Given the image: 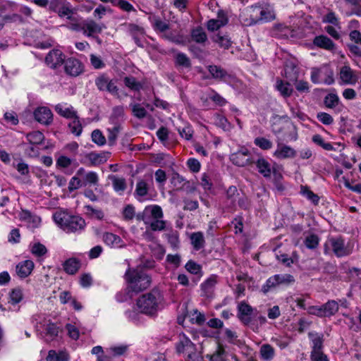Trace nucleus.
Returning <instances> with one entry per match:
<instances>
[{
	"mask_svg": "<svg viewBox=\"0 0 361 361\" xmlns=\"http://www.w3.org/2000/svg\"><path fill=\"white\" fill-rule=\"evenodd\" d=\"M126 290L128 293H138L146 290L151 284L152 278L146 272H125Z\"/></svg>",
	"mask_w": 361,
	"mask_h": 361,
	"instance_id": "f257e3e1",
	"label": "nucleus"
},
{
	"mask_svg": "<svg viewBox=\"0 0 361 361\" xmlns=\"http://www.w3.org/2000/svg\"><path fill=\"white\" fill-rule=\"evenodd\" d=\"M53 218L56 224L66 233L81 231L85 226V220L79 216H72L63 212L54 214Z\"/></svg>",
	"mask_w": 361,
	"mask_h": 361,
	"instance_id": "f03ea898",
	"label": "nucleus"
},
{
	"mask_svg": "<svg viewBox=\"0 0 361 361\" xmlns=\"http://www.w3.org/2000/svg\"><path fill=\"white\" fill-rule=\"evenodd\" d=\"M160 300V292L157 289H153L151 292L140 297L137 300V305L142 313L153 315L157 311Z\"/></svg>",
	"mask_w": 361,
	"mask_h": 361,
	"instance_id": "7ed1b4c3",
	"label": "nucleus"
},
{
	"mask_svg": "<svg viewBox=\"0 0 361 361\" xmlns=\"http://www.w3.org/2000/svg\"><path fill=\"white\" fill-rule=\"evenodd\" d=\"M295 278L288 274H279L269 277L262 287V292L267 294L271 290L279 286H288L293 284Z\"/></svg>",
	"mask_w": 361,
	"mask_h": 361,
	"instance_id": "20e7f679",
	"label": "nucleus"
},
{
	"mask_svg": "<svg viewBox=\"0 0 361 361\" xmlns=\"http://www.w3.org/2000/svg\"><path fill=\"white\" fill-rule=\"evenodd\" d=\"M145 211L149 212L152 218V220L149 221L147 224L152 231H163L166 229L167 222L161 219L164 216V213L160 206L157 204L149 205L145 208Z\"/></svg>",
	"mask_w": 361,
	"mask_h": 361,
	"instance_id": "39448f33",
	"label": "nucleus"
},
{
	"mask_svg": "<svg viewBox=\"0 0 361 361\" xmlns=\"http://www.w3.org/2000/svg\"><path fill=\"white\" fill-rule=\"evenodd\" d=\"M311 80L315 84L324 82L326 85H331L334 82V72L327 66L312 68Z\"/></svg>",
	"mask_w": 361,
	"mask_h": 361,
	"instance_id": "423d86ee",
	"label": "nucleus"
},
{
	"mask_svg": "<svg viewBox=\"0 0 361 361\" xmlns=\"http://www.w3.org/2000/svg\"><path fill=\"white\" fill-rule=\"evenodd\" d=\"M249 155V150L246 148H243L238 152L231 154L230 156V160L233 164L243 167L254 163V161L250 159Z\"/></svg>",
	"mask_w": 361,
	"mask_h": 361,
	"instance_id": "0eeeda50",
	"label": "nucleus"
},
{
	"mask_svg": "<svg viewBox=\"0 0 361 361\" xmlns=\"http://www.w3.org/2000/svg\"><path fill=\"white\" fill-rule=\"evenodd\" d=\"M176 352L177 354H187L192 353L196 348V345L191 340L185 335L183 334L180 336L178 342L176 343Z\"/></svg>",
	"mask_w": 361,
	"mask_h": 361,
	"instance_id": "6e6552de",
	"label": "nucleus"
},
{
	"mask_svg": "<svg viewBox=\"0 0 361 361\" xmlns=\"http://www.w3.org/2000/svg\"><path fill=\"white\" fill-rule=\"evenodd\" d=\"M252 307L245 301L240 302L238 305V318L245 326H248L251 322V314Z\"/></svg>",
	"mask_w": 361,
	"mask_h": 361,
	"instance_id": "1a4fd4ad",
	"label": "nucleus"
},
{
	"mask_svg": "<svg viewBox=\"0 0 361 361\" xmlns=\"http://www.w3.org/2000/svg\"><path fill=\"white\" fill-rule=\"evenodd\" d=\"M33 114L35 119L42 124L47 126L49 125L53 121V114L51 111L46 106L37 108L35 110Z\"/></svg>",
	"mask_w": 361,
	"mask_h": 361,
	"instance_id": "9d476101",
	"label": "nucleus"
},
{
	"mask_svg": "<svg viewBox=\"0 0 361 361\" xmlns=\"http://www.w3.org/2000/svg\"><path fill=\"white\" fill-rule=\"evenodd\" d=\"M126 26L128 32L133 37L135 43L140 47H144L141 39L145 35V29L142 27L134 23L127 24Z\"/></svg>",
	"mask_w": 361,
	"mask_h": 361,
	"instance_id": "9b49d317",
	"label": "nucleus"
},
{
	"mask_svg": "<svg viewBox=\"0 0 361 361\" xmlns=\"http://www.w3.org/2000/svg\"><path fill=\"white\" fill-rule=\"evenodd\" d=\"M63 54L59 49H53L45 57V63L51 68H56L64 63Z\"/></svg>",
	"mask_w": 361,
	"mask_h": 361,
	"instance_id": "f8f14e48",
	"label": "nucleus"
},
{
	"mask_svg": "<svg viewBox=\"0 0 361 361\" xmlns=\"http://www.w3.org/2000/svg\"><path fill=\"white\" fill-rule=\"evenodd\" d=\"M207 70L211 75V78L219 81L226 82L231 79L232 76L225 69L216 65H209Z\"/></svg>",
	"mask_w": 361,
	"mask_h": 361,
	"instance_id": "ddd939ff",
	"label": "nucleus"
},
{
	"mask_svg": "<svg viewBox=\"0 0 361 361\" xmlns=\"http://www.w3.org/2000/svg\"><path fill=\"white\" fill-rule=\"evenodd\" d=\"M64 63L66 73L71 76H78L83 71L81 62L76 59L69 58Z\"/></svg>",
	"mask_w": 361,
	"mask_h": 361,
	"instance_id": "4468645a",
	"label": "nucleus"
},
{
	"mask_svg": "<svg viewBox=\"0 0 361 361\" xmlns=\"http://www.w3.org/2000/svg\"><path fill=\"white\" fill-rule=\"evenodd\" d=\"M308 338L311 344V353L322 351L324 349V334L315 331H310Z\"/></svg>",
	"mask_w": 361,
	"mask_h": 361,
	"instance_id": "2eb2a0df",
	"label": "nucleus"
},
{
	"mask_svg": "<svg viewBox=\"0 0 361 361\" xmlns=\"http://www.w3.org/2000/svg\"><path fill=\"white\" fill-rule=\"evenodd\" d=\"M109 152H104L101 153L90 152L85 155V159L90 161L89 166H98L105 163L109 159Z\"/></svg>",
	"mask_w": 361,
	"mask_h": 361,
	"instance_id": "dca6fc26",
	"label": "nucleus"
},
{
	"mask_svg": "<svg viewBox=\"0 0 361 361\" xmlns=\"http://www.w3.org/2000/svg\"><path fill=\"white\" fill-rule=\"evenodd\" d=\"M274 155L279 159L293 158L296 155V151L288 145L278 143L277 149Z\"/></svg>",
	"mask_w": 361,
	"mask_h": 361,
	"instance_id": "f3484780",
	"label": "nucleus"
},
{
	"mask_svg": "<svg viewBox=\"0 0 361 361\" xmlns=\"http://www.w3.org/2000/svg\"><path fill=\"white\" fill-rule=\"evenodd\" d=\"M330 243L332 250L337 257H343L348 255V252L345 247L344 240L341 238H333L330 239Z\"/></svg>",
	"mask_w": 361,
	"mask_h": 361,
	"instance_id": "a211bd4d",
	"label": "nucleus"
},
{
	"mask_svg": "<svg viewBox=\"0 0 361 361\" xmlns=\"http://www.w3.org/2000/svg\"><path fill=\"white\" fill-rule=\"evenodd\" d=\"M82 29L84 35L88 37H92L94 34H98L102 31V26L92 20L84 22L82 24Z\"/></svg>",
	"mask_w": 361,
	"mask_h": 361,
	"instance_id": "6ab92c4d",
	"label": "nucleus"
},
{
	"mask_svg": "<svg viewBox=\"0 0 361 361\" xmlns=\"http://www.w3.org/2000/svg\"><path fill=\"white\" fill-rule=\"evenodd\" d=\"M313 44L319 47L327 50H333L335 48V44L333 41L325 35H319L314 37Z\"/></svg>",
	"mask_w": 361,
	"mask_h": 361,
	"instance_id": "aec40b11",
	"label": "nucleus"
},
{
	"mask_svg": "<svg viewBox=\"0 0 361 361\" xmlns=\"http://www.w3.org/2000/svg\"><path fill=\"white\" fill-rule=\"evenodd\" d=\"M338 302L334 300H329L322 305L323 317H330L334 316L338 311Z\"/></svg>",
	"mask_w": 361,
	"mask_h": 361,
	"instance_id": "412c9836",
	"label": "nucleus"
},
{
	"mask_svg": "<svg viewBox=\"0 0 361 361\" xmlns=\"http://www.w3.org/2000/svg\"><path fill=\"white\" fill-rule=\"evenodd\" d=\"M276 258L281 264L287 267H289L291 264H296L298 262V256L295 252H293L291 255L286 253L276 254Z\"/></svg>",
	"mask_w": 361,
	"mask_h": 361,
	"instance_id": "4be33fe9",
	"label": "nucleus"
},
{
	"mask_svg": "<svg viewBox=\"0 0 361 361\" xmlns=\"http://www.w3.org/2000/svg\"><path fill=\"white\" fill-rule=\"evenodd\" d=\"M70 356L65 350H59L58 353L55 350H50L46 357V361H69Z\"/></svg>",
	"mask_w": 361,
	"mask_h": 361,
	"instance_id": "5701e85b",
	"label": "nucleus"
},
{
	"mask_svg": "<svg viewBox=\"0 0 361 361\" xmlns=\"http://www.w3.org/2000/svg\"><path fill=\"white\" fill-rule=\"evenodd\" d=\"M340 78L345 84H353L357 80L352 69L348 66H344L341 68Z\"/></svg>",
	"mask_w": 361,
	"mask_h": 361,
	"instance_id": "b1692460",
	"label": "nucleus"
},
{
	"mask_svg": "<svg viewBox=\"0 0 361 361\" xmlns=\"http://www.w3.org/2000/svg\"><path fill=\"white\" fill-rule=\"evenodd\" d=\"M258 171L264 177L271 176V167L269 163L264 158H259L255 162Z\"/></svg>",
	"mask_w": 361,
	"mask_h": 361,
	"instance_id": "393cba45",
	"label": "nucleus"
},
{
	"mask_svg": "<svg viewBox=\"0 0 361 361\" xmlns=\"http://www.w3.org/2000/svg\"><path fill=\"white\" fill-rule=\"evenodd\" d=\"M259 353L261 358L265 361H271L275 355L274 348L270 344H263Z\"/></svg>",
	"mask_w": 361,
	"mask_h": 361,
	"instance_id": "a878e982",
	"label": "nucleus"
},
{
	"mask_svg": "<svg viewBox=\"0 0 361 361\" xmlns=\"http://www.w3.org/2000/svg\"><path fill=\"white\" fill-rule=\"evenodd\" d=\"M191 244L195 250H199L204 246V238L202 233L195 232L191 234Z\"/></svg>",
	"mask_w": 361,
	"mask_h": 361,
	"instance_id": "bb28decb",
	"label": "nucleus"
},
{
	"mask_svg": "<svg viewBox=\"0 0 361 361\" xmlns=\"http://www.w3.org/2000/svg\"><path fill=\"white\" fill-rule=\"evenodd\" d=\"M55 110L60 116L66 118L73 119L78 116L72 106L63 108L61 104H58L55 106Z\"/></svg>",
	"mask_w": 361,
	"mask_h": 361,
	"instance_id": "cd10ccee",
	"label": "nucleus"
},
{
	"mask_svg": "<svg viewBox=\"0 0 361 361\" xmlns=\"http://www.w3.org/2000/svg\"><path fill=\"white\" fill-rule=\"evenodd\" d=\"M191 37L197 43H204L207 39V36L202 27H197L191 32Z\"/></svg>",
	"mask_w": 361,
	"mask_h": 361,
	"instance_id": "c85d7f7f",
	"label": "nucleus"
},
{
	"mask_svg": "<svg viewBox=\"0 0 361 361\" xmlns=\"http://www.w3.org/2000/svg\"><path fill=\"white\" fill-rule=\"evenodd\" d=\"M276 88L284 97H290L293 92V89L290 87V84L288 82L285 83L282 80L278 79L276 80Z\"/></svg>",
	"mask_w": 361,
	"mask_h": 361,
	"instance_id": "c756f323",
	"label": "nucleus"
},
{
	"mask_svg": "<svg viewBox=\"0 0 361 361\" xmlns=\"http://www.w3.org/2000/svg\"><path fill=\"white\" fill-rule=\"evenodd\" d=\"M109 179L111 180L113 188L116 192H123L126 189V182L123 178H118L116 176H109Z\"/></svg>",
	"mask_w": 361,
	"mask_h": 361,
	"instance_id": "7c9ffc66",
	"label": "nucleus"
},
{
	"mask_svg": "<svg viewBox=\"0 0 361 361\" xmlns=\"http://www.w3.org/2000/svg\"><path fill=\"white\" fill-rule=\"evenodd\" d=\"M212 40L225 49H228L232 44L231 38L228 35H221L219 33L213 36Z\"/></svg>",
	"mask_w": 361,
	"mask_h": 361,
	"instance_id": "2f4dec72",
	"label": "nucleus"
},
{
	"mask_svg": "<svg viewBox=\"0 0 361 361\" xmlns=\"http://www.w3.org/2000/svg\"><path fill=\"white\" fill-rule=\"evenodd\" d=\"M217 276L215 274H212L209 277L204 283L201 285L202 290L207 295L210 293L214 286L216 285Z\"/></svg>",
	"mask_w": 361,
	"mask_h": 361,
	"instance_id": "473e14b6",
	"label": "nucleus"
},
{
	"mask_svg": "<svg viewBox=\"0 0 361 361\" xmlns=\"http://www.w3.org/2000/svg\"><path fill=\"white\" fill-rule=\"evenodd\" d=\"M63 265L64 271H78L82 268L80 261L75 257L67 259Z\"/></svg>",
	"mask_w": 361,
	"mask_h": 361,
	"instance_id": "72a5a7b5",
	"label": "nucleus"
},
{
	"mask_svg": "<svg viewBox=\"0 0 361 361\" xmlns=\"http://www.w3.org/2000/svg\"><path fill=\"white\" fill-rule=\"evenodd\" d=\"M30 252L33 255L41 257L47 253V249L44 245L37 242L30 245Z\"/></svg>",
	"mask_w": 361,
	"mask_h": 361,
	"instance_id": "f704fd0d",
	"label": "nucleus"
},
{
	"mask_svg": "<svg viewBox=\"0 0 361 361\" xmlns=\"http://www.w3.org/2000/svg\"><path fill=\"white\" fill-rule=\"evenodd\" d=\"M301 193L310 200L314 205H317L319 202V197L314 193L307 186H300Z\"/></svg>",
	"mask_w": 361,
	"mask_h": 361,
	"instance_id": "c9c22d12",
	"label": "nucleus"
},
{
	"mask_svg": "<svg viewBox=\"0 0 361 361\" xmlns=\"http://www.w3.org/2000/svg\"><path fill=\"white\" fill-rule=\"evenodd\" d=\"M110 80L106 74H101L95 78V85L99 91L104 92L107 85H109Z\"/></svg>",
	"mask_w": 361,
	"mask_h": 361,
	"instance_id": "e433bc0d",
	"label": "nucleus"
},
{
	"mask_svg": "<svg viewBox=\"0 0 361 361\" xmlns=\"http://www.w3.org/2000/svg\"><path fill=\"white\" fill-rule=\"evenodd\" d=\"M26 137L31 145H40L44 139L43 133L40 131H33L27 133Z\"/></svg>",
	"mask_w": 361,
	"mask_h": 361,
	"instance_id": "4c0bfd02",
	"label": "nucleus"
},
{
	"mask_svg": "<svg viewBox=\"0 0 361 361\" xmlns=\"http://www.w3.org/2000/svg\"><path fill=\"white\" fill-rule=\"evenodd\" d=\"M121 130V126L116 125L112 128H108L107 129V139H108V143L110 146H114L116 144L118 135Z\"/></svg>",
	"mask_w": 361,
	"mask_h": 361,
	"instance_id": "58836bf2",
	"label": "nucleus"
},
{
	"mask_svg": "<svg viewBox=\"0 0 361 361\" xmlns=\"http://www.w3.org/2000/svg\"><path fill=\"white\" fill-rule=\"evenodd\" d=\"M68 127L71 133L76 136L80 135L82 131V126L80 121V118L78 116L73 118V121L71 123H69Z\"/></svg>",
	"mask_w": 361,
	"mask_h": 361,
	"instance_id": "ea45409f",
	"label": "nucleus"
},
{
	"mask_svg": "<svg viewBox=\"0 0 361 361\" xmlns=\"http://www.w3.org/2000/svg\"><path fill=\"white\" fill-rule=\"evenodd\" d=\"M175 64L176 66L190 68L191 63L190 59L184 53H178L175 56Z\"/></svg>",
	"mask_w": 361,
	"mask_h": 361,
	"instance_id": "a19ab883",
	"label": "nucleus"
},
{
	"mask_svg": "<svg viewBox=\"0 0 361 361\" xmlns=\"http://www.w3.org/2000/svg\"><path fill=\"white\" fill-rule=\"evenodd\" d=\"M130 107L131 108L132 113L135 117L139 119L146 117L147 112L140 104H130Z\"/></svg>",
	"mask_w": 361,
	"mask_h": 361,
	"instance_id": "79ce46f5",
	"label": "nucleus"
},
{
	"mask_svg": "<svg viewBox=\"0 0 361 361\" xmlns=\"http://www.w3.org/2000/svg\"><path fill=\"white\" fill-rule=\"evenodd\" d=\"M59 16L60 17H66L69 20L73 19V10L72 8L71 4L66 1L63 6H62L57 12Z\"/></svg>",
	"mask_w": 361,
	"mask_h": 361,
	"instance_id": "37998d69",
	"label": "nucleus"
},
{
	"mask_svg": "<svg viewBox=\"0 0 361 361\" xmlns=\"http://www.w3.org/2000/svg\"><path fill=\"white\" fill-rule=\"evenodd\" d=\"M82 181L84 186L87 185H97L99 182V177L96 172L90 171L85 173L84 179Z\"/></svg>",
	"mask_w": 361,
	"mask_h": 361,
	"instance_id": "c03bdc74",
	"label": "nucleus"
},
{
	"mask_svg": "<svg viewBox=\"0 0 361 361\" xmlns=\"http://www.w3.org/2000/svg\"><path fill=\"white\" fill-rule=\"evenodd\" d=\"M225 336H226V340L228 343H230L231 344L236 345L238 347H240L241 345H243V341L237 338L238 336H237L235 332H234L228 329H226Z\"/></svg>",
	"mask_w": 361,
	"mask_h": 361,
	"instance_id": "a18cd8bd",
	"label": "nucleus"
},
{
	"mask_svg": "<svg viewBox=\"0 0 361 361\" xmlns=\"http://www.w3.org/2000/svg\"><path fill=\"white\" fill-rule=\"evenodd\" d=\"M45 332L47 336H50L51 339L54 340L59 335V326L55 323L49 322L45 328Z\"/></svg>",
	"mask_w": 361,
	"mask_h": 361,
	"instance_id": "49530a36",
	"label": "nucleus"
},
{
	"mask_svg": "<svg viewBox=\"0 0 361 361\" xmlns=\"http://www.w3.org/2000/svg\"><path fill=\"white\" fill-rule=\"evenodd\" d=\"M319 241V238L317 235L310 234L305 238L304 243L307 248L314 249L318 246Z\"/></svg>",
	"mask_w": 361,
	"mask_h": 361,
	"instance_id": "de8ad7c7",
	"label": "nucleus"
},
{
	"mask_svg": "<svg viewBox=\"0 0 361 361\" xmlns=\"http://www.w3.org/2000/svg\"><path fill=\"white\" fill-rule=\"evenodd\" d=\"M23 296V292L20 288L13 289L9 293V302L16 305L22 300Z\"/></svg>",
	"mask_w": 361,
	"mask_h": 361,
	"instance_id": "09e8293b",
	"label": "nucleus"
},
{
	"mask_svg": "<svg viewBox=\"0 0 361 361\" xmlns=\"http://www.w3.org/2000/svg\"><path fill=\"white\" fill-rule=\"evenodd\" d=\"M123 81L125 85L133 90L138 91L142 87V85L134 77H126Z\"/></svg>",
	"mask_w": 361,
	"mask_h": 361,
	"instance_id": "8fccbe9b",
	"label": "nucleus"
},
{
	"mask_svg": "<svg viewBox=\"0 0 361 361\" xmlns=\"http://www.w3.org/2000/svg\"><path fill=\"white\" fill-rule=\"evenodd\" d=\"M260 18L257 20H253L250 24L257 23L259 20L270 21L275 18V15L273 11L269 10L261 9L259 11Z\"/></svg>",
	"mask_w": 361,
	"mask_h": 361,
	"instance_id": "3c124183",
	"label": "nucleus"
},
{
	"mask_svg": "<svg viewBox=\"0 0 361 361\" xmlns=\"http://www.w3.org/2000/svg\"><path fill=\"white\" fill-rule=\"evenodd\" d=\"M147 183L144 180H140L136 184L135 193L139 197H144L148 193Z\"/></svg>",
	"mask_w": 361,
	"mask_h": 361,
	"instance_id": "603ef678",
	"label": "nucleus"
},
{
	"mask_svg": "<svg viewBox=\"0 0 361 361\" xmlns=\"http://www.w3.org/2000/svg\"><path fill=\"white\" fill-rule=\"evenodd\" d=\"M338 97L335 94H329L324 97V104L327 108H334L338 104Z\"/></svg>",
	"mask_w": 361,
	"mask_h": 361,
	"instance_id": "864d4df0",
	"label": "nucleus"
},
{
	"mask_svg": "<svg viewBox=\"0 0 361 361\" xmlns=\"http://www.w3.org/2000/svg\"><path fill=\"white\" fill-rule=\"evenodd\" d=\"M92 141L99 146L104 145L106 140L105 137L103 135L102 133L99 130H94L92 133Z\"/></svg>",
	"mask_w": 361,
	"mask_h": 361,
	"instance_id": "5fc2aeb1",
	"label": "nucleus"
},
{
	"mask_svg": "<svg viewBox=\"0 0 361 361\" xmlns=\"http://www.w3.org/2000/svg\"><path fill=\"white\" fill-rule=\"evenodd\" d=\"M254 143L262 149L267 150L272 147V142L264 137H259L255 139Z\"/></svg>",
	"mask_w": 361,
	"mask_h": 361,
	"instance_id": "6e6d98bb",
	"label": "nucleus"
},
{
	"mask_svg": "<svg viewBox=\"0 0 361 361\" xmlns=\"http://www.w3.org/2000/svg\"><path fill=\"white\" fill-rule=\"evenodd\" d=\"M128 345H121L118 346L111 347L109 350L112 353V355L116 357L126 355V353L128 351Z\"/></svg>",
	"mask_w": 361,
	"mask_h": 361,
	"instance_id": "4d7b16f0",
	"label": "nucleus"
},
{
	"mask_svg": "<svg viewBox=\"0 0 361 361\" xmlns=\"http://www.w3.org/2000/svg\"><path fill=\"white\" fill-rule=\"evenodd\" d=\"M154 28L160 32H164L169 29V24L162 21L159 18H155L153 23Z\"/></svg>",
	"mask_w": 361,
	"mask_h": 361,
	"instance_id": "13d9d810",
	"label": "nucleus"
},
{
	"mask_svg": "<svg viewBox=\"0 0 361 361\" xmlns=\"http://www.w3.org/2000/svg\"><path fill=\"white\" fill-rule=\"evenodd\" d=\"M165 236L168 239V242L173 247H177L179 243L178 233L176 231H171L166 233Z\"/></svg>",
	"mask_w": 361,
	"mask_h": 361,
	"instance_id": "bf43d9fd",
	"label": "nucleus"
},
{
	"mask_svg": "<svg viewBox=\"0 0 361 361\" xmlns=\"http://www.w3.org/2000/svg\"><path fill=\"white\" fill-rule=\"evenodd\" d=\"M226 25V22H221L218 19H211L207 21V27L210 31H215Z\"/></svg>",
	"mask_w": 361,
	"mask_h": 361,
	"instance_id": "052dcab7",
	"label": "nucleus"
},
{
	"mask_svg": "<svg viewBox=\"0 0 361 361\" xmlns=\"http://www.w3.org/2000/svg\"><path fill=\"white\" fill-rule=\"evenodd\" d=\"M35 267L34 262L32 260L27 259L20 262L16 265L17 271H32Z\"/></svg>",
	"mask_w": 361,
	"mask_h": 361,
	"instance_id": "680f3d73",
	"label": "nucleus"
},
{
	"mask_svg": "<svg viewBox=\"0 0 361 361\" xmlns=\"http://www.w3.org/2000/svg\"><path fill=\"white\" fill-rule=\"evenodd\" d=\"M324 23L332 24L340 28V23L334 12L328 13L323 19Z\"/></svg>",
	"mask_w": 361,
	"mask_h": 361,
	"instance_id": "e2e57ef3",
	"label": "nucleus"
},
{
	"mask_svg": "<svg viewBox=\"0 0 361 361\" xmlns=\"http://www.w3.org/2000/svg\"><path fill=\"white\" fill-rule=\"evenodd\" d=\"M103 238L104 242L109 245L118 244L121 240L119 236L111 233H106Z\"/></svg>",
	"mask_w": 361,
	"mask_h": 361,
	"instance_id": "0e129e2a",
	"label": "nucleus"
},
{
	"mask_svg": "<svg viewBox=\"0 0 361 361\" xmlns=\"http://www.w3.org/2000/svg\"><path fill=\"white\" fill-rule=\"evenodd\" d=\"M66 329L68 331V335L72 339L77 341L79 338L80 333L77 327L71 324H67Z\"/></svg>",
	"mask_w": 361,
	"mask_h": 361,
	"instance_id": "69168bd1",
	"label": "nucleus"
},
{
	"mask_svg": "<svg viewBox=\"0 0 361 361\" xmlns=\"http://www.w3.org/2000/svg\"><path fill=\"white\" fill-rule=\"evenodd\" d=\"M317 119L324 125H331L334 122L332 116L325 112H319L317 115Z\"/></svg>",
	"mask_w": 361,
	"mask_h": 361,
	"instance_id": "338daca9",
	"label": "nucleus"
},
{
	"mask_svg": "<svg viewBox=\"0 0 361 361\" xmlns=\"http://www.w3.org/2000/svg\"><path fill=\"white\" fill-rule=\"evenodd\" d=\"M311 361H329L327 355L324 353V351H318L315 353H310Z\"/></svg>",
	"mask_w": 361,
	"mask_h": 361,
	"instance_id": "774afa93",
	"label": "nucleus"
}]
</instances>
